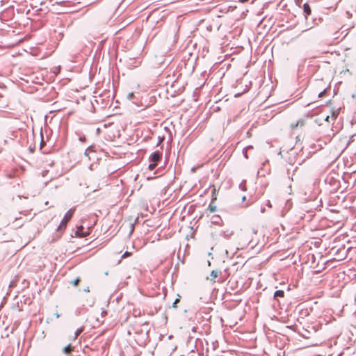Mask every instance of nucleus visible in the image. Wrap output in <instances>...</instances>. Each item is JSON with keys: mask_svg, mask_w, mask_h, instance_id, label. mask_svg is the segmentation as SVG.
Segmentation results:
<instances>
[{"mask_svg": "<svg viewBox=\"0 0 356 356\" xmlns=\"http://www.w3.org/2000/svg\"><path fill=\"white\" fill-rule=\"evenodd\" d=\"M244 242L252 247L255 246L259 243V236L257 231L252 229L246 231L243 235Z\"/></svg>", "mask_w": 356, "mask_h": 356, "instance_id": "f257e3e1", "label": "nucleus"}, {"mask_svg": "<svg viewBox=\"0 0 356 356\" xmlns=\"http://www.w3.org/2000/svg\"><path fill=\"white\" fill-rule=\"evenodd\" d=\"M74 212H75V208H72L67 211V213L65 214L64 218L61 220V222L58 227V231L63 232L65 229L67 224L72 218Z\"/></svg>", "mask_w": 356, "mask_h": 356, "instance_id": "f03ea898", "label": "nucleus"}, {"mask_svg": "<svg viewBox=\"0 0 356 356\" xmlns=\"http://www.w3.org/2000/svg\"><path fill=\"white\" fill-rule=\"evenodd\" d=\"M306 124V120L304 118H301L298 120L296 122H291L290 124V127L291 129H297L298 128H302Z\"/></svg>", "mask_w": 356, "mask_h": 356, "instance_id": "7ed1b4c3", "label": "nucleus"}, {"mask_svg": "<svg viewBox=\"0 0 356 356\" xmlns=\"http://www.w3.org/2000/svg\"><path fill=\"white\" fill-rule=\"evenodd\" d=\"M161 157L162 153L159 151H156L150 155L149 161L151 163H154L157 164V162L161 160Z\"/></svg>", "mask_w": 356, "mask_h": 356, "instance_id": "20e7f679", "label": "nucleus"}, {"mask_svg": "<svg viewBox=\"0 0 356 356\" xmlns=\"http://www.w3.org/2000/svg\"><path fill=\"white\" fill-rule=\"evenodd\" d=\"M216 188L213 191V197L211 200V202L209 205L208 209L210 212L213 213L216 211V206L214 204V202L216 200V195L215 194Z\"/></svg>", "mask_w": 356, "mask_h": 356, "instance_id": "39448f33", "label": "nucleus"}, {"mask_svg": "<svg viewBox=\"0 0 356 356\" xmlns=\"http://www.w3.org/2000/svg\"><path fill=\"white\" fill-rule=\"evenodd\" d=\"M303 10H304L306 17L311 15L312 10H311L309 5L307 3H304Z\"/></svg>", "mask_w": 356, "mask_h": 356, "instance_id": "423d86ee", "label": "nucleus"}, {"mask_svg": "<svg viewBox=\"0 0 356 356\" xmlns=\"http://www.w3.org/2000/svg\"><path fill=\"white\" fill-rule=\"evenodd\" d=\"M74 349V347L72 346L71 344H69L68 346H67L66 347H65L63 350V352L65 354V355H70Z\"/></svg>", "mask_w": 356, "mask_h": 356, "instance_id": "0eeeda50", "label": "nucleus"}, {"mask_svg": "<svg viewBox=\"0 0 356 356\" xmlns=\"http://www.w3.org/2000/svg\"><path fill=\"white\" fill-rule=\"evenodd\" d=\"M284 296V292L282 290L276 291L274 293V298L277 299L278 298H283Z\"/></svg>", "mask_w": 356, "mask_h": 356, "instance_id": "6e6552de", "label": "nucleus"}, {"mask_svg": "<svg viewBox=\"0 0 356 356\" xmlns=\"http://www.w3.org/2000/svg\"><path fill=\"white\" fill-rule=\"evenodd\" d=\"M218 272L217 270H212L211 273V277L212 280L216 279L218 276Z\"/></svg>", "mask_w": 356, "mask_h": 356, "instance_id": "1a4fd4ad", "label": "nucleus"}, {"mask_svg": "<svg viewBox=\"0 0 356 356\" xmlns=\"http://www.w3.org/2000/svg\"><path fill=\"white\" fill-rule=\"evenodd\" d=\"M91 152H95L93 150V147H89L88 148L86 149V152H85V155L87 156H89V154Z\"/></svg>", "mask_w": 356, "mask_h": 356, "instance_id": "9d476101", "label": "nucleus"}, {"mask_svg": "<svg viewBox=\"0 0 356 356\" xmlns=\"http://www.w3.org/2000/svg\"><path fill=\"white\" fill-rule=\"evenodd\" d=\"M338 114H339V113L337 111H332V116H331L332 120H334L337 118Z\"/></svg>", "mask_w": 356, "mask_h": 356, "instance_id": "9b49d317", "label": "nucleus"}, {"mask_svg": "<svg viewBox=\"0 0 356 356\" xmlns=\"http://www.w3.org/2000/svg\"><path fill=\"white\" fill-rule=\"evenodd\" d=\"M157 165L156 163H151L149 165H148V169L149 170H153L156 166Z\"/></svg>", "mask_w": 356, "mask_h": 356, "instance_id": "f8f14e48", "label": "nucleus"}, {"mask_svg": "<svg viewBox=\"0 0 356 356\" xmlns=\"http://www.w3.org/2000/svg\"><path fill=\"white\" fill-rule=\"evenodd\" d=\"M80 282V278L79 277H77L72 282V284L74 285V286H77Z\"/></svg>", "mask_w": 356, "mask_h": 356, "instance_id": "ddd939ff", "label": "nucleus"}, {"mask_svg": "<svg viewBox=\"0 0 356 356\" xmlns=\"http://www.w3.org/2000/svg\"><path fill=\"white\" fill-rule=\"evenodd\" d=\"M131 252L126 251V252L122 254V259H124V258H127V257H129V256H131Z\"/></svg>", "mask_w": 356, "mask_h": 356, "instance_id": "4468645a", "label": "nucleus"}, {"mask_svg": "<svg viewBox=\"0 0 356 356\" xmlns=\"http://www.w3.org/2000/svg\"><path fill=\"white\" fill-rule=\"evenodd\" d=\"M179 302V298H177V299L175 300L174 303H173V307L177 308V304Z\"/></svg>", "mask_w": 356, "mask_h": 356, "instance_id": "2eb2a0df", "label": "nucleus"}, {"mask_svg": "<svg viewBox=\"0 0 356 356\" xmlns=\"http://www.w3.org/2000/svg\"><path fill=\"white\" fill-rule=\"evenodd\" d=\"M81 330H78L76 331V337H77L80 333H81Z\"/></svg>", "mask_w": 356, "mask_h": 356, "instance_id": "dca6fc26", "label": "nucleus"}, {"mask_svg": "<svg viewBox=\"0 0 356 356\" xmlns=\"http://www.w3.org/2000/svg\"><path fill=\"white\" fill-rule=\"evenodd\" d=\"M330 117L329 115H327V116L326 117V118H325V120H326V121H327V122H330V120H329V119H330Z\"/></svg>", "mask_w": 356, "mask_h": 356, "instance_id": "f3484780", "label": "nucleus"}, {"mask_svg": "<svg viewBox=\"0 0 356 356\" xmlns=\"http://www.w3.org/2000/svg\"><path fill=\"white\" fill-rule=\"evenodd\" d=\"M129 97H130V98H131V97L134 96V94H133V93H130V94L129 95Z\"/></svg>", "mask_w": 356, "mask_h": 356, "instance_id": "a211bd4d", "label": "nucleus"}, {"mask_svg": "<svg viewBox=\"0 0 356 356\" xmlns=\"http://www.w3.org/2000/svg\"><path fill=\"white\" fill-rule=\"evenodd\" d=\"M323 94V92H321V93L319 94V97H322Z\"/></svg>", "mask_w": 356, "mask_h": 356, "instance_id": "6ab92c4d", "label": "nucleus"}, {"mask_svg": "<svg viewBox=\"0 0 356 356\" xmlns=\"http://www.w3.org/2000/svg\"><path fill=\"white\" fill-rule=\"evenodd\" d=\"M354 326L356 327V320L354 321Z\"/></svg>", "mask_w": 356, "mask_h": 356, "instance_id": "aec40b11", "label": "nucleus"}]
</instances>
